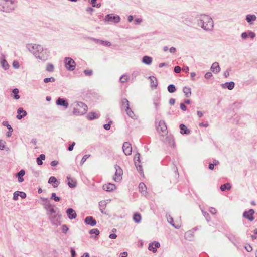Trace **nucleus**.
Listing matches in <instances>:
<instances>
[{"label": "nucleus", "mask_w": 257, "mask_h": 257, "mask_svg": "<svg viewBox=\"0 0 257 257\" xmlns=\"http://www.w3.org/2000/svg\"><path fill=\"white\" fill-rule=\"evenodd\" d=\"M26 48L36 58L42 61L48 60L50 53L46 48L43 47L41 45L36 44H28L26 45Z\"/></svg>", "instance_id": "obj_1"}, {"label": "nucleus", "mask_w": 257, "mask_h": 257, "mask_svg": "<svg viewBox=\"0 0 257 257\" xmlns=\"http://www.w3.org/2000/svg\"><path fill=\"white\" fill-rule=\"evenodd\" d=\"M196 23L199 27L206 32H211L214 28V22L212 18L207 15L200 14L196 18Z\"/></svg>", "instance_id": "obj_2"}, {"label": "nucleus", "mask_w": 257, "mask_h": 257, "mask_svg": "<svg viewBox=\"0 0 257 257\" xmlns=\"http://www.w3.org/2000/svg\"><path fill=\"white\" fill-rule=\"evenodd\" d=\"M73 113L76 115H81L85 114L87 111V106L84 103L75 101L73 103Z\"/></svg>", "instance_id": "obj_3"}, {"label": "nucleus", "mask_w": 257, "mask_h": 257, "mask_svg": "<svg viewBox=\"0 0 257 257\" xmlns=\"http://www.w3.org/2000/svg\"><path fill=\"white\" fill-rule=\"evenodd\" d=\"M15 9L14 1L13 0H4L2 4H0V11L6 13H11Z\"/></svg>", "instance_id": "obj_4"}, {"label": "nucleus", "mask_w": 257, "mask_h": 257, "mask_svg": "<svg viewBox=\"0 0 257 257\" xmlns=\"http://www.w3.org/2000/svg\"><path fill=\"white\" fill-rule=\"evenodd\" d=\"M65 65L67 70L73 71L76 67L75 61L70 57H66L64 60Z\"/></svg>", "instance_id": "obj_5"}, {"label": "nucleus", "mask_w": 257, "mask_h": 257, "mask_svg": "<svg viewBox=\"0 0 257 257\" xmlns=\"http://www.w3.org/2000/svg\"><path fill=\"white\" fill-rule=\"evenodd\" d=\"M104 20L108 23H117L119 22L120 18L118 15H114L112 14H110L105 16Z\"/></svg>", "instance_id": "obj_6"}, {"label": "nucleus", "mask_w": 257, "mask_h": 257, "mask_svg": "<svg viewBox=\"0 0 257 257\" xmlns=\"http://www.w3.org/2000/svg\"><path fill=\"white\" fill-rule=\"evenodd\" d=\"M115 173L113 177V180L116 182H119L122 180V175L123 174L122 170L117 165L115 166Z\"/></svg>", "instance_id": "obj_7"}, {"label": "nucleus", "mask_w": 257, "mask_h": 257, "mask_svg": "<svg viewBox=\"0 0 257 257\" xmlns=\"http://www.w3.org/2000/svg\"><path fill=\"white\" fill-rule=\"evenodd\" d=\"M51 222L54 225L58 226L60 224V215L55 214L49 215Z\"/></svg>", "instance_id": "obj_8"}, {"label": "nucleus", "mask_w": 257, "mask_h": 257, "mask_svg": "<svg viewBox=\"0 0 257 257\" xmlns=\"http://www.w3.org/2000/svg\"><path fill=\"white\" fill-rule=\"evenodd\" d=\"M254 211L252 209H249L248 211H244L243 213V216L250 221H252L254 219L253 214Z\"/></svg>", "instance_id": "obj_9"}, {"label": "nucleus", "mask_w": 257, "mask_h": 257, "mask_svg": "<svg viewBox=\"0 0 257 257\" xmlns=\"http://www.w3.org/2000/svg\"><path fill=\"white\" fill-rule=\"evenodd\" d=\"M123 151L126 155H130L132 152V148L131 144L127 142L123 143L122 146Z\"/></svg>", "instance_id": "obj_10"}, {"label": "nucleus", "mask_w": 257, "mask_h": 257, "mask_svg": "<svg viewBox=\"0 0 257 257\" xmlns=\"http://www.w3.org/2000/svg\"><path fill=\"white\" fill-rule=\"evenodd\" d=\"M44 205L45 209L47 210L48 215H51L56 213V211L54 210L50 202H45L44 203Z\"/></svg>", "instance_id": "obj_11"}, {"label": "nucleus", "mask_w": 257, "mask_h": 257, "mask_svg": "<svg viewBox=\"0 0 257 257\" xmlns=\"http://www.w3.org/2000/svg\"><path fill=\"white\" fill-rule=\"evenodd\" d=\"M157 130L159 133H165L167 131V126L164 120H160L158 126H157Z\"/></svg>", "instance_id": "obj_12"}, {"label": "nucleus", "mask_w": 257, "mask_h": 257, "mask_svg": "<svg viewBox=\"0 0 257 257\" xmlns=\"http://www.w3.org/2000/svg\"><path fill=\"white\" fill-rule=\"evenodd\" d=\"M56 103L57 105L63 106L65 108H67L69 106L67 101L64 98L60 97L57 99Z\"/></svg>", "instance_id": "obj_13"}, {"label": "nucleus", "mask_w": 257, "mask_h": 257, "mask_svg": "<svg viewBox=\"0 0 257 257\" xmlns=\"http://www.w3.org/2000/svg\"><path fill=\"white\" fill-rule=\"evenodd\" d=\"M66 212L68 217L71 220L76 218L77 216L76 213L73 208H69L67 209Z\"/></svg>", "instance_id": "obj_14"}, {"label": "nucleus", "mask_w": 257, "mask_h": 257, "mask_svg": "<svg viewBox=\"0 0 257 257\" xmlns=\"http://www.w3.org/2000/svg\"><path fill=\"white\" fill-rule=\"evenodd\" d=\"M84 222L86 224L89 225L91 226L96 225L97 222L92 216H87L85 218Z\"/></svg>", "instance_id": "obj_15"}, {"label": "nucleus", "mask_w": 257, "mask_h": 257, "mask_svg": "<svg viewBox=\"0 0 257 257\" xmlns=\"http://www.w3.org/2000/svg\"><path fill=\"white\" fill-rule=\"evenodd\" d=\"M137 158V161H138V163H137L136 161H135V164L136 168H137L138 171L141 174L143 173L142 167L141 165L139 164V163L140 162V154L137 153L136 156H135V160Z\"/></svg>", "instance_id": "obj_16"}, {"label": "nucleus", "mask_w": 257, "mask_h": 257, "mask_svg": "<svg viewBox=\"0 0 257 257\" xmlns=\"http://www.w3.org/2000/svg\"><path fill=\"white\" fill-rule=\"evenodd\" d=\"M17 113L18 114L17 115L16 118L19 120L21 119L27 115L26 111L23 110V109L21 107L18 109Z\"/></svg>", "instance_id": "obj_17"}, {"label": "nucleus", "mask_w": 257, "mask_h": 257, "mask_svg": "<svg viewBox=\"0 0 257 257\" xmlns=\"http://www.w3.org/2000/svg\"><path fill=\"white\" fill-rule=\"evenodd\" d=\"M90 40L94 41L95 42L98 44L110 46H111V43L107 41H103L99 39H97L94 38H89Z\"/></svg>", "instance_id": "obj_18"}, {"label": "nucleus", "mask_w": 257, "mask_h": 257, "mask_svg": "<svg viewBox=\"0 0 257 257\" xmlns=\"http://www.w3.org/2000/svg\"><path fill=\"white\" fill-rule=\"evenodd\" d=\"M67 179L68 180V185L70 188H74L76 187V180L70 177V175L67 176Z\"/></svg>", "instance_id": "obj_19"}, {"label": "nucleus", "mask_w": 257, "mask_h": 257, "mask_svg": "<svg viewBox=\"0 0 257 257\" xmlns=\"http://www.w3.org/2000/svg\"><path fill=\"white\" fill-rule=\"evenodd\" d=\"M211 70L214 73H219L220 70V67L218 62H214L211 67Z\"/></svg>", "instance_id": "obj_20"}, {"label": "nucleus", "mask_w": 257, "mask_h": 257, "mask_svg": "<svg viewBox=\"0 0 257 257\" xmlns=\"http://www.w3.org/2000/svg\"><path fill=\"white\" fill-rule=\"evenodd\" d=\"M149 78L150 79L151 83L150 86L153 89H156L158 86V82L156 78L154 76H149Z\"/></svg>", "instance_id": "obj_21"}, {"label": "nucleus", "mask_w": 257, "mask_h": 257, "mask_svg": "<svg viewBox=\"0 0 257 257\" xmlns=\"http://www.w3.org/2000/svg\"><path fill=\"white\" fill-rule=\"evenodd\" d=\"M256 19V16L254 14H248L246 16V20L250 25H252Z\"/></svg>", "instance_id": "obj_22"}, {"label": "nucleus", "mask_w": 257, "mask_h": 257, "mask_svg": "<svg viewBox=\"0 0 257 257\" xmlns=\"http://www.w3.org/2000/svg\"><path fill=\"white\" fill-rule=\"evenodd\" d=\"M235 84L234 82L231 81L229 82H226L221 84V87L223 88H227L229 90H232L234 88Z\"/></svg>", "instance_id": "obj_23"}, {"label": "nucleus", "mask_w": 257, "mask_h": 257, "mask_svg": "<svg viewBox=\"0 0 257 257\" xmlns=\"http://www.w3.org/2000/svg\"><path fill=\"white\" fill-rule=\"evenodd\" d=\"M103 188L104 190L110 192L113 191L115 189V185L113 184L108 183L105 184L103 186Z\"/></svg>", "instance_id": "obj_24"}, {"label": "nucleus", "mask_w": 257, "mask_h": 257, "mask_svg": "<svg viewBox=\"0 0 257 257\" xmlns=\"http://www.w3.org/2000/svg\"><path fill=\"white\" fill-rule=\"evenodd\" d=\"M152 58L148 56H144L142 59V63L146 65H150L152 63Z\"/></svg>", "instance_id": "obj_25"}, {"label": "nucleus", "mask_w": 257, "mask_h": 257, "mask_svg": "<svg viewBox=\"0 0 257 257\" xmlns=\"http://www.w3.org/2000/svg\"><path fill=\"white\" fill-rule=\"evenodd\" d=\"M180 133L181 134H189L190 131L183 124L180 125Z\"/></svg>", "instance_id": "obj_26"}, {"label": "nucleus", "mask_w": 257, "mask_h": 257, "mask_svg": "<svg viewBox=\"0 0 257 257\" xmlns=\"http://www.w3.org/2000/svg\"><path fill=\"white\" fill-rule=\"evenodd\" d=\"M25 172L24 170H21L18 173H17L16 176L18 177L19 182L21 183L23 182L24 179L23 177L24 176Z\"/></svg>", "instance_id": "obj_27"}, {"label": "nucleus", "mask_w": 257, "mask_h": 257, "mask_svg": "<svg viewBox=\"0 0 257 257\" xmlns=\"http://www.w3.org/2000/svg\"><path fill=\"white\" fill-rule=\"evenodd\" d=\"M153 104L155 107L156 110L157 111L160 105V97L156 96L153 98Z\"/></svg>", "instance_id": "obj_28"}, {"label": "nucleus", "mask_w": 257, "mask_h": 257, "mask_svg": "<svg viewBox=\"0 0 257 257\" xmlns=\"http://www.w3.org/2000/svg\"><path fill=\"white\" fill-rule=\"evenodd\" d=\"M166 217L168 223H170L172 226H173L174 228L176 229H179L180 228L179 225H175V224L173 223V218L170 216V215L167 214Z\"/></svg>", "instance_id": "obj_29"}, {"label": "nucleus", "mask_w": 257, "mask_h": 257, "mask_svg": "<svg viewBox=\"0 0 257 257\" xmlns=\"http://www.w3.org/2000/svg\"><path fill=\"white\" fill-rule=\"evenodd\" d=\"M1 65L2 67L5 70L9 68V65L4 58L1 59Z\"/></svg>", "instance_id": "obj_30"}, {"label": "nucleus", "mask_w": 257, "mask_h": 257, "mask_svg": "<svg viewBox=\"0 0 257 257\" xmlns=\"http://www.w3.org/2000/svg\"><path fill=\"white\" fill-rule=\"evenodd\" d=\"M87 117L88 119L93 120L94 119L99 118V114L94 112H91L88 114Z\"/></svg>", "instance_id": "obj_31"}, {"label": "nucleus", "mask_w": 257, "mask_h": 257, "mask_svg": "<svg viewBox=\"0 0 257 257\" xmlns=\"http://www.w3.org/2000/svg\"><path fill=\"white\" fill-rule=\"evenodd\" d=\"M183 91L185 94V96L188 98L190 97L191 95V89L190 87L185 86L183 87Z\"/></svg>", "instance_id": "obj_32"}, {"label": "nucleus", "mask_w": 257, "mask_h": 257, "mask_svg": "<svg viewBox=\"0 0 257 257\" xmlns=\"http://www.w3.org/2000/svg\"><path fill=\"white\" fill-rule=\"evenodd\" d=\"M142 219V217L141 214L139 213L136 212L134 213L133 215V220L137 223H139L141 222Z\"/></svg>", "instance_id": "obj_33"}, {"label": "nucleus", "mask_w": 257, "mask_h": 257, "mask_svg": "<svg viewBox=\"0 0 257 257\" xmlns=\"http://www.w3.org/2000/svg\"><path fill=\"white\" fill-rule=\"evenodd\" d=\"M121 105L122 107L125 109H128L130 107L129 101L126 98H123L121 100Z\"/></svg>", "instance_id": "obj_34"}, {"label": "nucleus", "mask_w": 257, "mask_h": 257, "mask_svg": "<svg viewBox=\"0 0 257 257\" xmlns=\"http://www.w3.org/2000/svg\"><path fill=\"white\" fill-rule=\"evenodd\" d=\"M125 111L127 115L130 117H131L132 119H136V115L134 114V112L131 109V108H130V107H128V109H127V108L125 109Z\"/></svg>", "instance_id": "obj_35"}, {"label": "nucleus", "mask_w": 257, "mask_h": 257, "mask_svg": "<svg viewBox=\"0 0 257 257\" xmlns=\"http://www.w3.org/2000/svg\"><path fill=\"white\" fill-rule=\"evenodd\" d=\"M231 188V185L230 183H227L222 185L220 186V189L222 191H224L226 190H230Z\"/></svg>", "instance_id": "obj_36"}, {"label": "nucleus", "mask_w": 257, "mask_h": 257, "mask_svg": "<svg viewBox=\"0 0 257 257\" xmlns=\"http://www.w3.org/2000/svg\"><path fill=\"white\" fill-rule=\"evenodd\" d=\"M45 159V155L44 154H41L36 160L37 163L38 165H41L43 164V160Z\"/></svg>", "instance_id": "obj_37"}, {"label": "nucleus", "mask_w": 257, "mask_h": 257, "mask_svg": "<svg viewBox=\"0 0 257 257\" xmlns=\"http://www.w3.org/2000/svg\"><path fill=\"white\" fill-rule=\"evenodd\" d=\"M99 206L100 210L102 213H104V210H105L106 206V203L105 201H101L99 203Z\"/></svg>", "instance_id": "obj_38"}, {"label": "nucleus", "mask_w": 257, "mask_h": 257, "mask_svg": "<svg viewBox=\"0 0 257 257\" xmlns=\"http://www.w3.org/2000/svg\"><path fill=\"white\" fill-rule=\"evenodd\" d=\"M139 189L141 193L144 194L146 192V186L144 183H140L139 185Z\"/></svg>", "instance_id": "obj_39"}, {"label": "nucleus", "mask_w": 257, "mask_h": 257, "mask_svg": "<svg viewBox=\"0 0 257 257\" xmlns=\"http://www.w3.org/2000/svg\"><path fill=\"white\" fill-rule=\"evenodd\" d=\"M167 89L168 92L171 93L175 92L176 90L175 86L173 84L169 85L167 87Z\"/></svg>", "instance_id": "obj_40"}, {"label": "nucleus", "mask_w": 257, "mask_h": 257, "mask_svg": "<svg viewBox=\"0 0 257 257\" xmlns=\"http://www.w3.org/2000/svg\"><path fill=\"white\" fill-rule=\"evenodd\" d=\"M12 92L14 94V95L13 96V98L17 100L20 98V96H19V95H18V93H19L18 89H17V88L13 89L12 90Z\"/></svg>", "instance_id": "obj_41"}, {"label": "nucleus", "mask_w": 257, "mask_h": 257, "mask_svg": "<svg viewBox=\"0 0 257 257\" xmlns=\"http://www.w3.org/2000/svg\"><path fill=\"white\" fill-rule=\"evenodd\" d=\"M201 211L203 213V216L205 218L206 220L208 222H209L211 220V217L210 215L208 213H207L206 211H205L204 210L201 209Z\"/></svg>", "instance_id": "obj_42"}, {"label": "nucleus", "mask_w": 257, "mask_h": 257, "mask_svg": "<svg viewBox=\"0 0 257 257\" xmlns=\"http://www.w3.org/2000/svg\"><path fill=\"white\" fill-rule=\"evenodd\" d=\"M148 249L150 251H152L153 253H155L157 251L155 246H154V243L152 242L149 244Z\"/></svg>", "instance_id": "obj_43"}, {"label": "nucleus", "mask_w": 257, "mask_h": 257, "mask_svg": "<svg viewBox=\"0 0 257 257\" xmlns=\"http://www.w3.org/2000/svg\"><path fill=\"white\" fill-rule=\"evenodd\" d=\"M51 199L56 202L59 201L60 200V197L57 196L55 193H52Z\"/></svg>", "instance_id": "obj_44"}, {"label": "nucleus", "mask_w": 257, "mask_h": 257, "mask_svg": "<svg viewBox=\"0 0 257 257\" xmlns=\"http://www.w3.org/2000/svg\"><path fill=\"white\" fill-rule=\"evenodd\" d=\"M128 80V76L127 75H123L121 76V77L120 78V81L121 83H124L126 82Z\"/></svg>", "instance_id": "obj_45"}, {"label": "nucleus", "mask_w": 257, "mask_h": 257, "mask_svg": "<svg viewBox=\"0 0 257 257\" xmlns=\"http://www.w3.org/2000/svg\"><path fill=\"white\" fill-rule=\"evenodd\" d=\"M46 70L48 72H53L54 71V65L50 63L48 64Z\"/></svg>", "instance_id": "obj_46"}, {"label": "nucleus", "mask_w": 257, "mask_h": 257, "mask_svg": "<svg viewBox=\"0 0 257 257\" xmlns=\"http://www.w3.org/2000/svg\"><path fill=\"white\" fill-rule=\"evenodd\" d=\"M57 179L54 177V176H51L50 177L49 179V181H48V183H53V184H55L56 182H57Z\"/></svg>", "instance_id": "obj_47"}, {"label": "nucleus", "mask_w": 257, "mask_h": 257, "mask_svg": "<svg viewBox=\"0 0 257 257\" xmlns=\"http://www.w3.org/2000/svg\"><path fill=\"white\" fill-rule=\"evenodd\" d=\"M89 233L91 234H95L97 236L99 234L100 232L98 229H92L89 231Z\"/></svg>", "instance_id": "obj_48"}, {"label": "nucleus", "mask_w": 257, "mask_h": 257, "mask_svg": "<svg viewBox=\"0 0 257 257\" xmlns=\"http://www.w3.org/2000/svg\"><path fill=\"white\" fill-rule=\"evenodd\" d=\"M44 82L45 83H48L49 82H54L55 81V79L54 78V77H47V78H45V79H44L43 80Z\"/></svg>", "instance_id": "obj_49"}, {"label": "nucleus", "mask_w": 257, "mask_h": 257, "mask_svg": "<svg viewBox=\"0 0 257 257\" xmlns=\"http://www.w3.org/2000/svg\"><path fill=\"white\" fill-rule=\"evenodd\" d=\"M90 156V155H85L82 158L80 164L82 165L86 161L87 159H88Z\"/></svg>", "instance_id": "obj_50"}, {"label": "nucleus", "mask_w": 257, "mask_h": 257, "mask_svg": "<svg viewBox=\"0 0 257 257\" xmlns=\"http://www.w3.org/2000/svg\"><path fill=\"white\" fill-rule=\"evenodd\" d=\"M84 73L86 76H90L93 74V71L92 70H85Z\"/></svg>", "instance_id": "obj_51"}, {"label": "nucleus", "mask_w": 257, "mask_h": 257, "mask_svg": "<svg viewBox=\"0 0 257 257\" xmlns=\"http://www.w3.org/2000/svg\"><path fill=\"white\" fill-rule=\"evenodd\" d=\"M143 22V19L142 18H136L134 20V24L136 25H140Z\"/></svg>", "instance_id": "obj_52"}, {"label": "nucleus", "mask_w": 257, "mask_h": 257, "mask_svg": "<svg viewBox=\"0 0 257 257\" xmlns=\"http://www.w3.org/2000/svg\"><path fill=\"white\" fill-rule=\"evenodd\" d=\"M2 124L4 126H6L9 130H12V128L11 125L9 124L8 122L7 121H4L3 122Z\"/></svg>", "instance_id": "obj_53"}, {"label": "nucleus", "mask_w": 257, "mask_h": 257, "mask_svg": "<svg viewBox=\"0 0 257 257\" xmlns=\"http://www.w3.org/2000/svg\"><path fill=\"white\" fill-rule=\"evenodd\" d=\"M12 65L15 69H18L20 67L19 63L17 61H14Z\"/></svg>", "instance_id": "obj_54"}, {"label": "nucleus", "mask_w": 257, "mask_h": 257, "mask_svg": "<svg viewBox=\"0 0 257 257\" xmlns=\"http://www.w3.org/2000/svg\"><path fill=\"white\" fill-rule=\"evenodd\" d=\"M112 121H110L108 123L105 124L104 125V128L106 130H109L110 128L111 124H112Z\"/></svg>", "instance_id": "obj_55"}, {"label": "nucleus", "mask_w": 257, "mask_h": 257, "mask_svg": "<svg viewBox=\"0 0 257 257\" xmlns=\"http://www.w3.org/2000/svg\"><path fill=\"white\" fill-rule=\"evenodd\" d=\"M19 196V191H16L13 194V199L14 200H17L18 199V196Z\"/></svg>", "instance_id": "obj_56"}, {"label": "nucleus", "mask_w": 257, "mask_h": 257, "mask_svg": "<svg viewBox=\"0 0 257 257\" xmlns=\"http://www.w3.org/2000/svg\"><path fill=\"white\" fill-rule=\"evenodd\" d=\"M68 227L66 226V225L64 224V225H63L62 226V231L63 233H66L67 231L68 230Z\"/></svg>", "instance_id": "obj_57"}, {"label": "nucleus", "mask_w": 257, "mask_h": 257, "mask_svg": "<svg viewBox=\"0 0 257 257\" xmlns=\"http://www.w3.org/2000/svg\"><path fill=\"white\" fill-rule=\"evenodd\" d=\"M181 70V67L178 66H176L174 67V71L176 73H180Z\"/></svg>", "instance_id": "obj_58"}, {"label": "nucleus", "mask_w": 257, "mask_h": 257, "mask_svg": "<svg viewBox=\"0 0 257 257\" xmlns=\"http://www.w3.org/2000/svg\"><path fill=\"white\" fill-rule=\"evenodd\" d=\"M212 76V74L211 72H207L204 76V77L207 79H209Z\"/></svg>", "instance_id": "obj_59"}, {"label": "nucleus", "mask_w": 257, "mask_h": 257, "mask_svg": "<svg viewBox=\"0 0 257 257\" xmlns=\"http://www.w3.org/2000/svg\"><path fill=\"white\" fill-rule=\"evenodd\" d=\"M248 36H250L251 38H254L255 36V34L251 31H248Z\"/></svg>", "instance_id": "obj_60"}, {"label": "nucleus", "mask_w": 257, "mask_h": 257, "mask_svg": "<svg viewBox=\"0 0 257 257\" xmlns=\"http://www.w3.org/2000/svg\"><path fill=\"white\" fill-rule=\"evenodd\" d=\"M241 38L243 39H246L248 37V34L247 32H243L241 34Z\"/></svg>", "instance_id": "obj_61"}, {"label": "nucleus", "mask_w": 257, "mask_h": 257, "mask_svg": "<svg viewBox=\"0 0 257 257\" xmlns=\"http://www.w3.org/2000/svg\"><path fill=\"white\" fill-rule=\"evenodd\" d=\"M75 145V143L74 142H72V144L68 147V150L69 151H71L73 149L74 146Z\"/></svg>", "instance_id": "obj_62"}, {"label": "nucleus", "mask_w": 257, "mask_h": 257, "mask_svg": "<svg viewBox=\"0 0 257 257\" xmlns=\"http://www.w3.org/2000/svg\"><path fill=\"white\" fill-rule=\"evenodd\" d=\"M230 68L227 70L226 71H225L224 72V76L225 77V78H227L229 76V72H230Z\"/></svg>", "instance_id": "obj_63"}, {"label": "nucleus", "mask_w": 257, "mask_h": 257, "mask_svg": "<svg viewBox=\"0 0 257 257\" xmlns=\"http://www.w3.org/2000/svg\"><path fill=\"white\" fill-rule=\"evenodd\" d=\"M19 196L23 199L25 198L26 194L24 192L19 191Z\"/></svg>", "instance_id": "obj_64"}]
</instances>
